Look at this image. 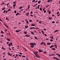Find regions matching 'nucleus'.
<instances>
[{"mask_svg":"<svg viewBox=\"0 0 60 60\" xmlns=\"http://www.w3.org/2000/svg\"><path fill=\"white\" fill-rule=\"evenodd\" d=\"M44 13H46V10H45V11H44Z\"/></svg>","mask_w":60,"mask_h":60,"instance_id":"69168bd1","label":"nucleus"},{"mask_svg":"<svg viewBox=\"0 0 60 60\" xmlns=\"http://www.w3.org/2000/svg\"><path fill=\"white\" fill-rule=\"evenodd\" d=\"M59 31V30H56L54 31V33H56V32H58Z\"/></svg>","mask_w":60,"mask_h":60,"instance_id":"aec40b11","label":"nucleus"},{"mask_svg":"<svg viewBox=\"0 0 60 60\" xmlns=\"http://www.w3.org/2000/svg\"><path fill=\"white\" fill-rule=\"evenodd\" d=\"M16 12H17V11H16V10L15 11L14 13H16Z\"/></svg>","mask_w":60,"mask_h":60,"instance_id":"79ce46f5","label":"nucleus"},{"mask_svg":"<svg viewBox=\"0 0 60 60\" xmlns=\"http://www.w3.org/2000/svg\"><path fill=\"white\" fill-rule=\"evenodd\" d=\"M35 29V27H31L30 28V29Z\"/></svg>","mask_w":60,"mask_h":60,"instance_id":"39448f33","label":"nucleus"},{"mask_svg":"<svg viewBox=\"0 0 60 60\" xmlns=\"http://www.w3.org/2000/svg\"><path fill=\"white\" fill-rule=\"evenodd\" d=\"M23 33L25 34H27V31H23Z\"/></svg>","mask_w":60,"mask_h":60,"instance_id":"f8f14e48","label":"nucleus"},{"mask_svg":"<svg viewBox=\"0 0 60 60\" xmlns=\"http://www.w3.org/2000/svg\"><path fill=\"white\" fill-rule=\"evenodd\" d=\"M54 45H51L50 47V49H51L52 48H53V47Z\"/></svg>","mask_w":60,"mask_h":60,"instance_id":"4468645a","label":"nucleus"},{"mask_svg":"<svg viewBox=\"0 0 60 60\" xmlns=\"http://www.w3.org/2000/svg\"><path fill=\"white\" fill-rule=\"evenodd\" d=\"M4 4H5V3H2L1 4L2 5H3V4L4 5Z\"/></svg>","mask_w":60,"mask_h":60,"instance_id":"7c9ffc66","label":"nucleus"},{"mask_svg":"<svg viewBox=\"0 0 60 60\" xmlns=\"http://www.w3.org/2000/svg\"><path fill=\"white\" fill-rule=\"evenodd\" d=\"M29 21V22H33V20H30Z\"/></svg>","mask_w":60,"mask_h":60,"instance_id":"f704fd0d","label":"nucleus"},{"mask_svg":"<svg viewBox=\"0 0 60 60\" xmlns=\"http://www.w3.org/2000/svg\"><path fill=\"white\" fill-rule=\"evenodd\" d=\"M4 26H6V24H5V23H4Z\"/></svg>","mask_w":60,"mask_h":60,"instance_id":"bf43d9fd","label":"nucleus"},{"mask_svg":"<svg viewBox=\"0 0 60 60\" xmlns=\"http://www.w3.org/2000/svg\"><path fill=\"white\" fill-rule=\"evenodd\" d=\"M6 20H7L8 21H9V20L8 19V18L7 17H6Z\"/></svg>","mask_w":60,"mask_h":60,"instance_id":"5701e85b","label":"nucleus"},{"mask_svg":"<svg viewBox=\"0 0 60 60\" xmlns=\"http://www.w3.org/2000/svg\"><path fill=\"white\" fill-rule=\"evenodd\" d=\"M22 57H26V56L24 55H22Z\"/></svg>","mask_w":60,"mask_h":60,"instance_id":"c9c22d12","label":"nucleus"},{"mask_svg":"<svg viewBox=\"0 0 60 60\" xmlns=\"http://www.w3.org/2000/svg\"><path fill=\"white\" fill-rule=\"evenodd\" d=\"M38 51L40 52H42V50L41 49H39V50H38Z\"/></svg>","mask_w":60,"mask_h":60,"instance_id":"9b49d317","label":"nucleus"},{"mask_svg":"<svg viewBox=\"0 0 60 60\" xmlns=\"http://www.w3.org/2000/svg\"><path fill=\"white\" fill-rule=\"evenodd\" d=\"M47 45H50L51 44V43H47Z\"/></svg>","mask_w":60,"mask_h":60,"instance_id":"a211bd4d","label":"nucleus"},{"mask_svg":"<svg viewBox=\"0 0 60 60\" xmlns=\"http://www.w3.org/2000/svg\"><path fill=\"white\" fill-rule=\"evenodd\" d=\"M30 44L31 46H34V43H31Z\"/></svg>","mask_w":60,"mask_h":60,"instance_id":"20e7f679","label":"nucleus"},{"mask_svg":"<svg viewBox=\"0 0 60 60\" xmlns=\"http://www.w3.org/2000/svg\"><path fill=\"white\" fill-rule=\"evenodd\" d=\"M35 1V0H33L32 1L33 3H34V2Z\"/></svg>","mask_w":60,"mask_h":60,"instance_id":"c85d7f7f","label":"nucleus"},{"mask_svg":"<svg viewBox=\"0 0 60 60\" xmlns=\"http://www.w3.org/2000/svg\"><path fill=\"white\" fill-rule=\"evenodd\" d=\"M51 13V11H49V14H50V13Z\"/></svg>","mask_w":60,"mask_h":60,"instance_id":"4c0bfd02","label":"nucleus"},{"mask_svg":"<svg viewBox=\"0 0 60 60\" xmlns=\"http://www.w3.org/2000/svg\"><path fill=\"white\" fill-rule=\"evenodd\" d=\"M52 56H54L55 55V54H54V53H52Z\"/></svg>","mask_w":60,"mask_h":60,"instance_id":"a18cd8bd","label":"nucleus"},{"mask_svg":"<svg viewBox=\"0 0 60 60\" xmlns=\"http://www.w3.org/2000/svg\"><path fill=\"white\" fill-rule=\"evenodd\" d=\"M11 45L12 46V43L11 42H10V43L8 44V46L9 47V46H11Z\"/></svg>","mask_w":60,"mask_h":60,"instance_id":"f257e3e1","label":"nucleus"},{"mask_svg":"<svg viewBox=\"0 0 60 60\" xmlns=\"http://www.w3.org/2000/svg\"><path fill=\"white\" fill-rule=\"evenodd\" d=\"M40 10L41 11H42V8H40Z\"/></svg>","mask_w":60,"mask_h":60,"instance_id":"473e14b6","label":"nucleus"},{"mask_svg":"<svg viewBox=\"0 0 60 60\" xmlns=\"http://www.w3.org/2000/svg\"><path fill=\"white\" fill-rule=\"evenodd\" d=\"M26 22L27 24H28L29 23V22H28V21H26Z\"/></svg>","mask_w":60,"mask_h":60,"instance_id":"58836bf2","label":"nucleus"},{"mask_svg":"<svg viewBox=\"0 0 60 60\" xmlns=\"http://www.w3.org/2000/svg\"><path fill=\"white\" fill-rule=\"evenodd\" d=\"M37 53H38L37 52H34V53L36 56H37L38 55V54H37Z\"/></svg>","mask_w":60,"mask_h":60,"instance_id":"f03ea898","label":"nucleus"},{"mask_svg":"<svg viewBox=\"0 0 60 60\" xmlns=\"http://www.w3.org/2000/svg\"><path fill=\"white\" fill-rule=\"evenodd\" d=\"M59 12H58L57 13V14H59Z\"/></svg>","mask_w":60,"mask_h":60,"instance_id":"338daca9","label":"nucleus"},{"mask_svg":"<svg viewBox=\"0 0 60 60\" xmlns=\"http://www.w3.org/2000/svg\"><path fill=\"white\" fill-rule=\"evenodd\" d=\"M35 26V25L34 24H31V26Z\"/></svg>","mask_w":60,"mask_h":60,"instance_id":"ddd939ff","label":"nucleus"},{"mask_svg":"<svg viewBox=\"0 0 60 60\" xmlns=\"http://www.w3.org/2000/svg\"><path fill=\"white\" fill-rule=\"evenodd\" d=\"M41 45H42L43 44V42H42L41 43Z\"/></svg>","mask_w":60,"mask_h":60,"instance_id":"37998d69","label":"nucleus"},{"mask_svg":"<svg viewBox=\"0 0 60 60\" xmlns=\"http://www.w3.org/2000/svg\"><path fill=\"white\" fill-rule=\"evenodd\" d=\"M5 7H4L2 9V10H5Z\"/></svg>","mask_w":60,"mask_h":60,"instance_id":"bb28decb","label":"nucleus"},{"mask_svg":"<svg viewBox=\"0 0 60 60\" xmlns=\"http://www.w3.org/2000/svg\"><path fill=\"white\" fill-rule=\"evenodd\" d=\"M1 49H3V50H5V48L4 47H2Z\"/></svg>","mask_w":60,"mask_h":60,"instance_id":"2eb2a0df","label":"nucleus"},{"mask_svg":"<svg viewBox=\"0 0 60 60\" xmlns=\"http://www.w3.org/2000/svg\"><path fill=\"white\" fill-rule=\"evenodd\" d=\"M35 39H37L38 38H37V37H35Z\"/></svg>","mask_w":60,"mask_h":60,"instance_id":"ea45409f","label":"nucleus"},{"mask_svg":"<svg viewBox=\"0 0 60 60\" xmlns=\"http://www.w3.org/2000/svg\"><path fill=\"white\" fill-rule=\"evenodd\" d=\"M29 13L27 12L26 13V16H28V15H29Z\"/></svg>","mask_w":60,"mask_h":60,"instance_id":"0eeeda50","label":"nucleus"},{"mask_svg":"<svg viewBox=\"0 0 60 60\" xmlns=\"http://www.w3.org/2000/svg\"><path fill=\"white\" fill-rule=\"evenodd\" d=\"M53 58L54 59H56V60H57V58L56 57H53Z\"/></svg>","mask_w":60,"mask_h":60,"instance_id":"1a4fd4ad","label":"nucleus"},{"mask_svg":"<svg viewBox=\"0 0 60 60\" xmlns=\"http://www.w3.org/2000/svg\"><path fill=\"white\" fill-rule=\"evenodd\" d=\"M52 49L53 50H56V48H52Z\"/></svg>","mask_w":60,"mask_h":60,"instance_id":"6ab92c4d","label":"nucleus"},{"mask_svg":"<svg viewBox=\"0 0 60 60\" xmlns=\"http://www.w3.org/2000/svg\"><path fill=\"white\" fill-rule=\"evenodd\" d=\"M25 36H27V37H30V35L29 34H26L25 35Z\"/></svg>","mask_w":60,"mask_h":60,"instance_id":"7ed1b4c3","label":"nucleus"},{"mask_svg":"<svg viewBox=\"0 0 60 60\" xmlns=\"http://www.w3.org/2000/svg\"><path fill=\"white\" fill-rule=\"evenodd\" d=\"M41 1L40 0H39L38 1V4H40V3H41Z\"/></svg>","mask_w":60,"mask_h":60,"instance_id":"dca6fc26","label":"nucleus"},{"mask_svg":"<svg viewBox=\"0 0 60 60\" xmlns=\"http://www.w3.org/2000/svg\"><path fill=\"white\" fill-rule=\"evenodd\" d=\"M44 45H45V46H46V43H45L44 42L43 43Z\"/></svg>","mask_w":60,"mask_h":60,"instance_id":"c03bdc74","label":"nucleus"},{"mask_svg":"<svg viewBox=\"0 0 60 60\" xmlns=\"http://www.w3.org/2000/svg\"><path fill=\"white\" fill-rule=\"evenodd\" d=\"M19 9H21V8H22V6L20 7H19Z\"/></svg>","mask_w":60,"mask_h":60,"instance_id":"e433bc0d","label":"nucleus"},{"mask_svg":"<svg viewBox=\"0 0 60 60\" xmlns=\"http://www.w3.org/2000/svg\"><path fill=\"white\" fill-rule=\"evenodd\" d=\"M30 16H31V17H33V15H30Z\"/></svg>","mask_w":60,"mask_h":60,"instance_id":"4d7b16f0","label":"nucleus"},{"mask_svg":"<svg viewBox=\"0 0 60 60\" xmlns=\"http://www.w3.org/2000/svg\"><path fill=\"white\" fill-rule=\"evenodd\" d=\"M56 55H58V56H59V57L60 56V55L59 54L57 53V54H56Z\"/></svg>","mask_w":60,"mask_h":60,"instance_id":"393cba45","label":"nucleus"},{"mask_svg":"<svg viewBox=\"0 0 60 60\" xmlns=\"http://www.w3.org/2000/svg\"><path fill=\"white\" fill-rule=\"evenodd\" d=\"M50 38H51V39H53V37L52 36H51Z\"/></svg>","mask_w":60,"mask_h":60,"instance_id":"b1692460","label":"nucleus"},{"mask_svg":"<svg viewBox=\"0 0 60 60\" xmlns=\"http://www.w3.org/2000/svg\"><path fill=\"white\" fill-rule=\"evenodd\" d=\"M43 52H44L45 54V53H47V52L46 51H43Z\"/></svg>","mask_w":60,"mask_h":60,"instance_id":"72a5a7b5","label":"nucleus"},{"mask_svg":"<svg viewBox=\"0 0 60 60\" xmlns=\"http://www.w3.org/2000/svg\"><path fill=\"white\" fill-rule=\"evenodd\" d=\"M50 41H53V40H52V39H51L50 40Z\"/></svg>","mask_w":60,"mask_h":60,"instance_id":"5fc2aeb1","label":"nucleus"},{"mask_svg":"<svg viewBox=\"0 0 60 60\" xmlns=\"http://www.w3.org/2000/svg\"><path fill=\"white\" fill-rule=\"evenodd\" d=\"M33 13V12L32 11H31L30 12V14H32Z\"/></svg>","mask_w":60,"mask_h":60,"instance_id":"052dcab7","label":"nucleus"},{"mask_svg":"<svg viewBox=\"0 0 60 60\" xmlns=\"http://www.w3.org/2000/svg\"><path fill=\"white\" fill-rule=\"evenodd\" d=\"M52 23H55V22L54 21L52 22Z\"/></svg>","mask_w":60,"mask_h":60,"instance_id":"680f3d73","label":"nucleus"},{"mask_svg":"<svg viewBox=\"0 0 60 60\" xmlns=\"http://www.w3.org/2000/svg\"><path fill=\"white\" fill-rule=\"evenodd\" d=\"M49 6V5H47L46 6V7L47 8L48 7V6Z\"/></svg>","mask_w":60,"mask_h":60,"instance_id":"e2e57ef3","label":"nucleus"},{"mask_svg":"<svg viewBox=\"0 0 60 60\" xmlns=\"http://www.w3.org/2000/svg\"><path fill=\"white\" fill-rule=\"evenodd\" d=\"M54 46H55V48H57V45L56 44H55V45H54Z\"/></svg>","mask_w":60,"mask_h":60,"instance_id":"9d476101","label":"nucleus"},{"mask_svg":"<svg viewBox=\"0 0 60 60\" xmlns=\"http://www.w3.org/2000/svg\"><path fill=\"white\" fill-rule=\"evenodd\" d=\"M11 10L10 9H9L8 10V11H11Z\"/></svg>","mask_w":60,"mask_h":60,"instance_id":"6e6d98bb","label":"nucleus"},{"mask_svg":"<svg viewBox=\"0 0 60 60\" xmlns=\"http://www.w3.org/2000/svg\"><path fill=\"white\" fill-rule=\"evenodd\" d=\"M0 21L2 22H3L2 20L1 19V18H0Z\"/></svg>","mask_w":60,"mask_h":60,"instance_id":"13d9d810","label":"nucleus"},{"mask_svg":"<svg viewBox=\"0 0 60 60\" xmlns=\"http://www.w3.org/2000/svg\"><path fill=\"white\" fill-rule=\"evenodd\" d=\"M15 56H18V55H17V54H15Z\"/></svg>","mask_w":60,"mask_h":60,"instance_id":"8fccbe9b","label":"nucleus"},{"mask_svg":"<svg viewBox=\"0 0 60 60\" xmlns=\"http://www.w3.org/2000/svg\"><path fill=\"white\" fill-rule=\"evenodd\" d=\"M16 3V1H15V2H13V4H15Z\"/></svg>","mask_w":60,"mask_h":60,"instance_id":"774afa93","label":"nucleus"},{"mask_svg":"<svg viewBox=\"0 0 60 60\" xmlns=\"http://www.w3.org/2000/svg\"><path fill=\"white\" fill-rule=\"evenodd\" d=\"M19 54H20V55H22V54H23V53H21V52H20L19 53Z\"/></svg>","mask_w":60,"mask_h":60,"instance_id":"3c124183","label":"nucleus"},{"mask_svg":"<svg viewBox=\"0 0 60 60\" xmlns=\"http://www.w3.org/2000/svg\"><path fill=\"white\" fill-rule=\"evenodd\" d=\"M49 2H50V0H49L47 1V2H48V3H49Z\"/></svg>","mask_w":60,"mask_h":60,"instance_id":"a19ab883","label":"nucleus"},{"mask_svg":"<svg viewBox=\"0 0 60 60\" xmlns=\"http://www.w3.org/2000/svg\"><path fill=\"white\" fill-rule=\"evenodd\" d=\"M18 15H20V14H19V13H17L16 15V16H18Z\"/></svg>","mask_w":60,"mask_h":60,"instance_id":"6e6552de","label":"nucleus"},{"mask_svg":"<svg viewBox=\"0 0 60 60\" xmlns=\"http://www.w3.org/2000/svg\"><path fill=\"white\" fill-rule=\"evenodd\" d=\"M16 32H17V33H19V31H18V30H16Z\"/></svg>","mask_w":60,"mask_h":60,"instance_id":"de8ad7c7","label":"nucleus"},{"mask_svg":"<svg viewBox=\"0 0 60 60\" xmlns=\"http://www.w3.org/2000/svg\"><path fill=\"white\" fill-rule=\"evenodd\" d=\"M31 33L32 34H33V35L35 34L33 32H31Z\"/></svg>","mask_w":60,"mask_h":60,"instance_id":"a878e982","label":"nucleus"},{"mask_svg":"<svg viewBox=\"0 0 60 60\" xmlns=\"http://www.w3.org/2000/svg\"><path fill=\"white\" fill-rule=\"evenodd\" d=\"M35 56L37 57H38V58H40V56L39 55H38V54L37 55H36Z\"/></svg>","mask_w":60,"mask_h":60,"instance_id":"423d86ee","label":"nucleus"},{"mask_svg":"<svg viewBox=\"0 0 60 60\" xmlns=\"http://www.w3.org/2000/svg\"><path fill=\"white\" fill-rule=\"evenodd\" d=\"M7 40L8 41H11V40L10 39H9L8 38H7Z\"/></svg>","mask_w":60,"mask_h":60,"instance_id":"4be33fe9","label":"nucleus"},{"mask_svg":"<svg viewBox=\"0 0 60 60\" xmlns=\"http://www.w3.org/2000/svg\"><path fill=\"white\" fill-rule=\"evenodd\" d=\"M25 28L26 29L28 27V26H26V25L25 26Z\"/></svg>","mask_w":60,"mask_h":60,"instance_id":"f3484780","label":"nucleus"},{"mask_svg":"<svg viewBox=\"0 0 60 60\" xmlns=\"http://www.w3.org/2000/svg\"><path fill=\"white\" fill-rule=\"evenodd\" d=\"M29 8H30V5H29V6H28V9H27V10H28L29 9Z\"/></svg>","mask_w":60,"mask_h":60,"instance_id":"c756f323","label":"nucleus"},{"mask_svg":"<svg viewBox=\"0 0 60 60\" xmlns=\"http://www.w3.org/2000/svg\"><path fill=\"white\" fill-rule=\"evenodd\" d=\"M49 20L51 19H52V18L50 17L49 18Z\"/></svg>","mask_w":60,"mask_h":60,"instance_id":"2f4dec72","label":"nucleus"},{"mask_svg":"<svg viewBox=\"0 0 60 60\" xmlns=\"http://www.w3.org/2000/svg\"><path fill=\"white\" fill-rule=\"evenodd\" d=\"M45 10V8H43V11H44Z\"/></svg>","mask_w":60,"mask_h":60,"instance_id":"0e129e2a","label":"nucleus"},{"mask_svg":"<svg viewBox=\"0 0 60 60\" xmlns=\"http://www.w3.org/2000/svg\"><path fill=\"white\" fill-rule=\"evenodd\" d=\"M31 48H34V46H30Z\"/></svg>","mask_w":60,"mask_h":60,"instance_id":"49530a36","label":"nucleus"},{"mask_svg":"<svg viewBox=\"0 0 60 60\" xmlns=\"http://www.w3.org/2000/svg\"><path fill=\"white\" fill-rule=\"evenodd\" d=\"M9 3L7 4V5L8 7V6L9 5Z\"/></svg>","mask_w":60,"mask_h":60,"instance_id":"864d4df0","label":"nucleus"},{"mask_svg":"<svg viewBox=\"0 0 60 60\" xmlns=\"http://www.w3.org/2000/svg\"><path fill=\"white\" fill-rule=\"evenodd\" d=\"M6 27L8 28L9 29V27H8V26H7V25H6L5 26Z\"/></svg>","mask_w":60,"mask_h":60,"instance_id":"412c9836","label":"nucleus"},{"mask_svg":"<svg viewBox=\"0 0 60 60\" xmlns=\"http://www.w3.org/2000/svg\"><path fill=\"white\" fill-rule=\"evenodd\" d=\"M5 11H6V10H5L3 12V13H5Z\"/></svg>","mask_w":60,"mask_h":60,"instance_id":"603ef678","label":"nucleus"},{"mask_svg":"<svg viewBox=\"0 0 60 60\" xmlns=\"http://www.w3.org/2000/svg\"><path fill=\"white\" fill-rule=\"evenodd\" d=\"M16 4H14V5H13V7H15V6H16Z\"/></svg>","mask_w":60,"mask_h":60,"instance_id":"09e8293b","label":"nucleus"},{"mask_svg":"<svg viewBox=\"0 0 60 60\" xmlns=\"http://www.w3.org/2000/svg\"><path fill=\"white\" fill-rule=\"evenodd\" d=\"M1 34H4V32L3 31H1Z\"/></svg>","mask_w":60,"mask_h":60,"instance_id":"cd10ccee","label":"nucleus"}]
</instances>
